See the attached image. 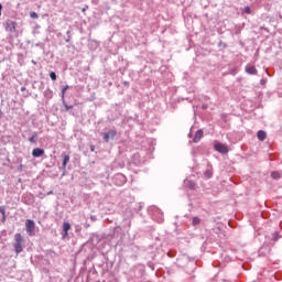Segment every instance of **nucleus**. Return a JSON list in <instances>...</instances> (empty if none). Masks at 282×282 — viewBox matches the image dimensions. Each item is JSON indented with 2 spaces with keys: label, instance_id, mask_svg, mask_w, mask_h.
I'll return each instance as SVG.
<instances>
[{
  "label": "nucleus",
  "instance_id": "1",
  "mask_svg": "<svg viewBox=\"0 0 282 282\" xmlns=\"http://www.w3.org/2000/svg\"><path fill=\"white\" fill-rule=\"evenodd\" d=\"M148 215H150L154 221H158V224H162V221H164V214L162 213V209L158 208L155 205L148 208Z\"/></svg>",
  "mask_w": 282,
  "mask_h": 282
},
{
  "label": "nucleus",
  "instance_id": "2",
  "mask_svg": "<svg viewBox=\"0 0 282 282\" xmlns=\"http://www.w3.org/2000/svg\"><path fill=\"white\" fill-rule=\"evenodd\" d=\"M14 239L15 243L13 245V248L17 254H21V252H23V236H21V234H15Z\"/></svg>",
  "mask_w": 282,
  "mask_h": 282
},
{
  "label": "nucleus",
  "instance_id": "3",
  "mask_svg": "<svg viewBox=\"0 0 282 282\" xmlns=\"http://www.w3.org/2000/svg\"><path fill=\"white\" fill-rule=\"evenodd\" d=\"M214 149H215V151H217L218 153H221L223 155H227V153L229 151L228 145L220 143V142L215 143Z\"/></svg>",
  "mask_w": 282,
  "mask_h": 282
},
{
  "label": "nucleus",
  "instance_id": "4",
  "mask_svg": "<svg viewBox=\"0 0 282 282\" xmlns=\"http://www.w3.org/2000/svg\"><path fill=\"white\" fill-rule=\"evenodd\" d=\"M25 228H26L28 235L32 237V235H34V230L36 229V225L34 224V220L28 219L25 223Z\"/></svg>",
  "mask_w": 282,
  "mask_h": 282
},
{
  "label": "nucleus",
  "instance_id": "5",
  "mask_svg": "<svg viewBox=\"0 0 282 282\" xmlns=\"http://www.w3.org/2000/svg\"><path fill=\"white\" fill-rule=\"evenodd\" d=\"M118 135V132L116 130H109L108 132L102 133V138L105 142H109V140H113Z\"/></svg>",
  "mask_w": 282,
  "mask_h": 282
},
{
  "label": "nucleus",
  "instance_id": "6",
  "mask_svg": "<svg viewBox=\"0 0 282 282\" xmlns=\"http://www.w3.org/2000/svg\"><path fill=\"white\" fill-rule=\"evenodd\" d=\"M148 158H151L155 151V142L153 140H148V148L145 149Z\"/></svg>",
  "mask_w": 282,
  "mask_h": 282
},
{
  "label": "nucleus",
  "instance_id": "7",
  "mask_svg": "<svg viewBox=\"0 0 282 282\" xmlns=\"http://www.w3.org/2000/svg\"><path fill=\"white\" fill-rule=\"evenodd\" d=\"M6 30L11 33L17 32V22L14 21L7 22Z\"/></svg>",
  "mask_w": 282,
  "mask_h": 282
},
{
  "label": "nucleus",
  "instance_id": "8",
  "mask_svg": "<svg viewBox=\"0 0 282 282\" xmlns=\"http://www.w3.org/2000/svg\"><path fill=\"white\" fill-rule=\"evenodd\" d=\"M32 155H33V158H43V155H45V150L35 148L32 151Z\"/></svg>",
  "mask_w": 282,
  "mask_h": 282
},
{
  "label": "nucleus",
  "instance_id": "9",
  "mask_svg": "<svg viewBox=\"0 0 282 282\" xmlns=\"http://www.w3.org/2000/svg\"><path fill=\"white\" fill-rule=\"evenodd\" d=\"M204 138V130L199 129L195 132V135L193 138V142L197 143Z\"/></svg>",
  "mask_w": 282,
  "mask_h": 282
},
{
  "label": "nucleus",
  "instance_id": "10",
  "mask_svg": "<svg viewBox=\"0 0 282 282\" xmlns=\"http://www.w3.org/2000/svg\"><path fill=\"white\" fill-rule=\"evenodd\" d=\"M258 140H260V142H263V140H265L268 138V133H265V131L263 130H259L257 133Z\"/></svg>",
  "mask_w": 282,
  "mask_h": 282
},
{
  "label": "nucleus",
  "instance_id": "11",
  "mask_svg": "<svg viewBox=\"0 0 282 282\" xmlns=\"http://www.w3.org/2000/svg\"><path fill=\"white\" fill-rule=\"evenodd\" d=\"M70 228H72V225L69 223L63 224V231H64L65 237H67V235H69Z\"/></svg>",
  "mask_w": 282,
  "mask_h": 282
},
{
  "label": "nucleus",
  "instance_id": "12",
  "mask_svg": "<svg viewBox=\"0 0 282 282\" xmlns=\"http://www.w3.org/2000/svg\"><path fill=\"white\" fill-rule=\"evenodd\" d=\"M62 156H63L62 169H67V163L69 162V155L62 154Z\"/></svg>",
  "mask_w": 282,
  "mask_h": 282
},
{
  "label": "nucleus",
  "instance_id": "13",
  "mask_svg": "<svg viewBox=\"0 0 282 282\" xmlns=\"http://www.w3.org/2000/svg\"><path fill=\"white\" fill-rule=\"evenodd\" d=\"M279 239H282V235L279 231H275L272 234V241L274 243H276V241H279Z\"/></svg>",
  "mask_w": 282,
  "mask_h": 282
},
{
  "label": "nucleus",
  "instance_id": "14",
  "mask_svg": "<svg viewBox=\"0 0 282 282\" xmlns=\"http://www.w3.org/2000/svg\"><path fill=\"white\" fill-rule=\"evenodd\" d=\"M252 8L250 6L243 7L242 14H252Z\"/></svg>",
  "mask_w": 282,
  "mask_h": 282
},
{
  "label": "nucleus",
  "instance_id": "15",
  "mask_svg": "<svg viewBox=\"0 0 282 282\" xmlns=\"http://www.w3.org/2000/svg\"><path fill=\"white\" fill-rule=\"evenodd\" d=\"M271 177L272 180H279L281 177V172L279 171L271 172Z\"/></svg>",
  "mask_w": 282,
  "mask_h": 282
},
{
  "label": "nucleus",
  "instance_id": "16",
  "mask_svg": "<svg viewBox=\"0 0 282 282\" xmlns=\"http://www.w3.org/2000/svg\"><path fill=\"white\" fill-rule=\"evenodd\" d=\"M199 224H202V219H199V217H194L192 219V226H199Z\"/></svg>",
  "mask_w": 282,
  "mask_h": 282
},
{
  "label": "nucleus",
  "instance_id": "17",
  "mask_svg": "<svg viewBox=\"0 0 282 282\" xmlns=\"http://www.w3.org/2000/svg\"><path fill=\"white\" fill-rule=\"evenodd\" d=\"M37 133L36 132H34L33 134H32V137L29 139V142H31L32 144H34V143H36V138H37Z\"/></svg>",
  "mask_w": 282,
  "mask_h": 282
},
{
  "label": "nucleus",
  "instance_id": "18",
  "mask_svg": "<svg viewBox=\"0 0 282 282\" xmlns=\"http://www.w3.org/2000/svg\"><path fill=\"white\" fill-rule=\"evenodd\" d=\"M204 175H205V177H206L207 180H210V177H213V171L207 170V171H205Z\"/></svg>",
  "mask_w": 282,
  "mask_h": 282
},
{
  "label": "nucleus",
  "instance_id": "19",
  "mask_svg": "<svg viewBox=\"0 0 282 282\" xmlns=\"http://www.w3.org/2000/svg\"><path fill=\"white\" fill-rule=\"evenodd\" d=\"M245 72H257V69L252 65H247Z\"/></svg>",
  "mask_w": 282,
  "mask_h": 282
},
{
  "label": "nucleus",
  "instance_id": "20",
  "mask_svg": "<svg viewBox=\"0 0 282 282\" xmlns=\"http://www.w3.org/2000/svg\"><path fill=\"white\" fill-rule=\"evenodd\" d=\"M67 89H69V86H65V87L62 89V98H65V93L67 91Z\"/></svg>",
  "mask_w": 282,
  "mask_h": 282
},
{
  "label": "nucleus",
  "instance_id": "21",
  "mask_svg": "<svg viewBox=\"0 0 282 282\" xmlns=\"http://www.w3.org/2000/svg\"><path fill=\"white\" fill-rule=\"evenodd\" d=\"M30 17L31 19H39V14L34 11L30 13Z\"/></svg>",
  "mask_w": 282,
  "mask_h": 282
},
{
  "label": "nucleus",
  "instance_id": "22",
  "mask_svg": "<svg viewBox=\"0 0 282 282\" xmlns=\"http://www.w3.org/2000/svg\"><path fill=\"white\" fill-rule=\"evenodd\" d=\"M2 223H6V209H1Z\"/></svg>",
  "mask_w": 282,
  "mask_h": 282
},
{
  "label": "nucleus",
  "instance_id": "23",
  "mask_svg": "<svg viewBox=\"0 0 282 282\" xmlns=\"http://www.w3.org/2000/svg\"><path fill=\"white\" fill-rule=\"evenodd\" d=\"M268 83V80H265V78H262L260 80V85H262V87H265V84Z\"/></svg>",
  "mask_w": 282,
  "mask_h": 282
},
{
  "label": "nucleus",
  "instance_id": "24",
  "mask_svg": "<svg viewBox=\"0 0 282 282\" xmlns=\"http://www.w3.org/2000/svg\"><path fill=\"white\" fill-rule=\"evenodd\" d=\"M50 76H51V78H52L53 80H56V73L51 72Z\"/></svg>",
  "mask_w": 282,
  "mask_h": 282
},
{
  "label": "nucleus",
  "instance_id": "25",
  "mask_svg": "<svg viewBox=\"0 0 282 282\" xmlns=\"http://www.w3.org/2000/svg\"><path fill=\"white\" fill-rule=\"evenodd\" d=\"M65 109H66V111H69V109H74V106L65 105Z\"/></svg>",
  "mask_w": 282,
  "mask_h": 282
},
{
  "label": "nucleus",
  "instance_id": "26",
  "mask_svg": "<svg viewBox=\"0 0 282 282\" xmlns=\"http://www.w3.org/2000/svg\"><path fill=\"white\" fill-rule=\"evenodd\" d=\"M202 109H203V110L208 109V104H203V105H202Z\"/></svg>",
  "mask_w": 282,
  "mask_h": 282
},
{
  "label": "nucleus",
  "instance_id": "27",
  "mask_svg": "<svg viewBox=\"0 0 282 282\" xmlns=\"http://www.w3.org/2000/svg\"><path fill=\"white\" fill-rule=\"evenodd\" d=\"M189 188H192V189L195 188V183H191Z\"/></svg>",
  "mask_w": 282,
  "mask_h": 282
},
{
  "label": "nucleus",
  "instance_id": "28",
  "mask_svg": "<svg viewBox=\"0 0 282 282\" xmlns=\"http://www.w3.org/2000/svg\"><path fill=\"white\" fill-rule=\"evenodd\" d=\"M87 8H89V7L82 9V12H87Z\"/></svg>",
  "mask_w": 282,
  "mask_h": 282
},
{
  "label": "nucleus",
  "instance_id": "29",
  "mask_svg": "<svg viewBox=\"0 0 282 282\" xmlns=\"http://www.w3.org/2000/svg\"><path fill=\"white\" fill-rule=\"evenodd\" d=\"M154 231H155V229L151 228V237H153Z\"/></svg>",
  "mask_w": 282,
  "mask_h": 282
},
{
  "label": "nucleus",
  "instance_id": "30",
  "mask_svg": "<svg viewBox=\"0 0 282 282\" xmlns=\"http://www.w3.org/2000/svg\"><path fill=\"white\" fill-rule=\"evenodd\" d=\"M1 10H3V6L0 4V17H1Z\"/></svg>",
  "mask_w": 282,
  "mask_h": 282
},
{
  "label": "nucleus",
  "instance_id": "31",
  "mask_svg": "<svg viewBox=\"0 0 282 282\" xmlns=\"http://www.w3.org/2000/svg\"><path fill=\"white\" fill-rule=\"evenodd\" d=\"M19 171H23V165H20V166H19Z\"/></svg>",
  "mask_w": 282,
  "mask_h": 282
},
{
  "label": "nucleus",
  "instance_id": "32",
  "mask_svg": "<svg viewBox=\"0 0 282 282\" xmlns=\"http://www.w3.org/2000/svg\"><path fill=\"white\" fill-rule=\"evenodd\" d=\"M21 91H25V87H22V88H21Z\"/></svg>",
  "mask_w": 282,
  "mask_h": 282
},
{
  "label": "nucleus",
  "instance_id": "33",
  "mask_svg": "<svg viewBox=\"0 0 282 282\" xmlns=\"http://www.w3.org/2000/svg\"><path fill=\"white\" fill-rule=\"evenodd\" d=\"M1 210H6V208H3V207H0V213H1Z\"/></svg>",
  "mask_w": 282,
  "mask_h": 282
},
{
  "label": "nucleus",
  "instance_id": "34",
  "mask_svg": "<svg viewBox=\"0 0 282 282\" xmlns=\"http://www.w3.org/2000/svg\"><path fill=\"white\" fill-rule=\"evenodd\" d=\"M219 46H224V44L221 43V42H219V44H218Z\"/></svg>",
  "mask_w": 282,
  "mask_h": 282
},
{
  "label": "nucleus",
  "instance_id": "35",
  "mask_svg": "<svg viewBox=\"0 0 282 282\" xmlns=\"http://www.w3.org/2000/svg\"><path fill=\"white\" fill-rule=\"evenodd\" d=\"M219 46H224V44L221 43V42H219V44H218Z\"/></svg>",
  "mask_w": 282,
  "mask_h": 282
},
{
  "label": "nucleus",
  "instance_id": "36",
  "mask_svg": "<svg viewBox=\"0 0 282 282\" xmlns=\"http://www.w3.org/2000/svg\"><path fill=\"white\" fill-rule=\"evenodd\" d=\"M249 74L253 75V74H257V73H254V72H249Z\"/></svg>",
  "mask_w": 282,
  "mask_h": 282
},
{
  "label": "nucleus",
  "instance_id": "37",
  "mask_svg": "<svg viewBox=\"0 0 282 282\" xmlns=\"http://www.w3.org/2000/svg\"><path fill=\"white\" fill-rule=\"evenodd\" d=\"M223 46H224V47H227V45H226V44H223Z\"/></svg>",
  "mask_w": 282,
  "mask_h": 282
}]
</instances>
